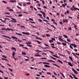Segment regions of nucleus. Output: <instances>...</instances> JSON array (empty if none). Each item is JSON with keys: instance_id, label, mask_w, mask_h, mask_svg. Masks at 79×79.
Masks as SVG:
<instances>
[{"instance_id": "nucleus-12", "label": "nucleus", "mask_w": 79, "mask_h": 79, "mask_svg": "<svg viewBox=\"0 0 79 79\" xmlns=\"http://www.w3.org/2000/svg\"><path fill=\"white\" fill-rule=\"evenodd\" d=\"M16 34L18 35H22V34L21 33H16Z\"/></svg>"}, {"instance_id": "nucleus-28", "label": "nucleus", "mask_w": 79, "mask_h": 79, "mask_svg": "<svg viewBox=\"0 0 79 79\" xmlns=\"http://www.w3.org/2000/svg\"><path fill=\"white\" fill-rule=\"evenodd\" d=\"M19 46H20V47H24V45L22 44H19Z\"/></svg>"}, {"instance_id": "nucleus-13", "label": "nucleus", "mask_w": 79, "mask_h": 79, "mask_svg": "<svg viewBox=\"0 0 79 79\" xmlns=\"http://www.w3.org/2000/svg\"><path fill=\"white\" fill-rule=\"evenodd\" d=\"M26 44H31L32 43H31V42H26Z\"/></svg>"}, {"instance_id": "nucleus-56", "label": "nucleus", "mask_w": 79, "mask_h": 79, "mask_svg": "<svg viewBox=\"0 0 79 79\" xmlns=\"http://www.w3.org/2000/svg\"><path fill=\"white\" fill-rule=\"evenodd\" d=\"M51 39L52 40H55V38H52Z\"/></svg>"}, {"instance_id": "nucleus-7", "label": "nucleus", "mask_w": 79, "mask_h": 79, "mask_svg": "<svg viewBox=\"0 0 79 79\" xmlns=\"http://www.w3.org/2000/svg\"><path fill=\"white\" fill-rule=\"evenodd\" d=\"M11 38H12V39H16L17 40H18V38H17V37H16L15 36H11Z\"/></svg>"}, {"instance_id": "nucleus-38", "label": "nucleus", "mask_w": 79, "mask_h": 79, "mask_svg": "<svg viewBox=\"0 0 79 79\" xmlns=\"http://www.w3.org/2000/svg\"><path fill=\"white\" fill-rule=\"evenodd\" d=\"M2 36L3 37H7V38H8V36H7L5 35H3Z\"/></svg>"}, {"instance_id": "nucleus-34", "label": "nucleus", "mask_w": 79, "mask_h": 79, "mask_svg": "<svg viewBox=\"0 0 79 79\" xmlns=\"http://www.w3.org/2000/svg\"><path fill=\"white\" fill-rule=\"evenodd\" d=\"M23 16V15L22 14H19L18 15V16L19 17H21V16Z\"/></svg>"}, {"instance_id": "nucleus-18", "label": "nucleus", "mask_w": 79, "mask_h": 79, "mask_svg": "<svg viewBox=\"0 0 79 79\" xmlns=\"http://www.w3.org/2000/svg\"><path fill=\"white\" fill-rule=\"evenodd\" d=\"M1 30H2V31H3V30H5V31H6L7 30V29H6V28H2Z\"/></svg>"}, {"instance_id": "nucleus-23", "label": "nucleus", "mask_w": 79, "mask_h": 79, "mask_svg": "<svg viewBox=\"0 0 79 79\" xmlns=\"http://www.w3.org/2000/svg\"><path fill=\"white\" fill-rule=\"evenodd\" d=\"M27 46H28V47H32V45H30V44H28L27 45Z\"/></svg>"}, {"instance_id": "nucleus-26", "label": "nucleus", "mask_w": 79, "mask_h": 79, "mask_svg": "<svg viewBox=\"0 0 79 79\" xmlns=\"http://www.w3.org/2000/svg\"><path fill=\"white\" fill-rule=\"evenodd\" d=\"M73 10H74V11H76V10H78V8H77L75 7L74 8Z\"/></svg>"}, {"instance_id": "nucleus-27", "label": "nucleus", "mask_w": 79, "mask_h": 79, "mask_svg": "<svg viewBox=\"0 0 79 79\" xmlns=\"http://www.w3.org/2000/svg\"><path fill=\"white\" fill-rule=\"evenodd\" d=\"M30 7L31 8V10H33V6H30Z\"/></svg>"}, {"instance_id": "nucleus-63", "label": "nucleus", "mask_w": 79, "mask_h": 79, "mask_svg": "<svg viewBox=\"0 0 79 79\" xmlns=\"http://www.w3.org/2000/svg\"><path fill=\"white\" fill-rule=\"evenodd\" d=\"M9 11H13L14 10L12 9H10L9 10Z\"/></svg>"}, {"instance_id": "nucleus-22", "label": "nucleus", "mask_w": 79, "mask_h": 79, "mask_svg": "<svg viewBox=\"0 0 79 79\" xmlns=\"http://www.w3.org/2000/svg\"><path fill=\"white\" fill-rule=\"evenodd\" d=\"M2 57H3V58H6V59L7 57H6L5 56V55H2Z\"/></svg>"}, {"instance_id": "nucleus-1", "label": "nucleus", "mask_w": 79, "mask_h": 79, "mask_svg": "<svg viewBox=\"0 0 79 79\" xmlns=\"http://www.w3.org/2000/svg\"><path fill=\"white\" fill-rule=\"evenodd\" d=\"M11 19L13 20H11L9 22H13V23H16V20L15 19L11 18Z\"/></svg>"}, {"instance_id": "nucleus-59", "label": "nucleus", "mask_w": 79, "mask_h": 79, "mask_svg": "<svg viewBox=\"0 0 79 79\" xmlns=\"http://www.w3.org/2000/svg\"><path fill=\"white\" fill-rule=\"evenodd\" d=\"M74 27H75V29H77V27L75 25Z\"/></svg>"}, {"instance_id": "nucleus-37", "label": "nucleus", "mask_w": 79, "mask_h": 79, "mask_svg": "<svg viewBox=\"0 0 79 79\" xmlns=\"http://www.w3.org/2000/svg\"><path fill=\"white\" fill-rule=\"evenodd\" d=\"M0 66H1V67H2V68H5V66L2 65V64H1L0 63Z\"/></svg>"}, {"instance_id": "nucleus-61", "label": "nucleus", "mask_w": 79, "mask_h": 79, "mask_svg": "<svg viewBox=\"0 0 79 79\" xmlns=\"http://www.w3.org/2000/svg\"><path fill=\"white\" fill-rule=\"evenodd\" d=\"M70 48H71L72 49H73V48L72 47V46L70 45L69 46Z\"/></svg>"}, {"instance_id": "nucleus-51", "label": "nucleus", "mask_w": 79, "mask_h": 79, "mask_svg": "<svg viewBox=\"0 0 79 79\" xmlns=\"http://www.w3.org/2000/svg\"><path fill=\"white\" fill-rule=\"evenodd\" d=\"M42 2L43 4H44V3H45V1H44L43 0H42Z\"/></svg>"}, {"instance_id": "nucleus-6", "label": "nucleus", "mask_w": 79, "mask_h": 79, "mask_svg": "<svg viewBox=\"0 0 79 79\" xmlns=\"http://www.w3.org/2000/svg\"><path fill=\"white\" fill-rule=\"evenodd\" d=\"M68 64L69 65V66H71L72 67L73 66V64H72L70 62H68Z\"/></svg>"}, {"instance_id": "nucleus-33", "label": "nucleus", "mask_w": 79, "mask_h": 79, "mask_svg": "<svg viewBox=\"0 0 79 79\" xmlns=\"http://www.w3.org/2000/svg\"><path fill=\"white\" fill-rule=\"evenodd\" d=\"M4 14H7V15H10V13L9 12H5L4 13Z\"/></svg>"}, {"instance_id": "nucleus-50", "label": "nucleus", "mask_w": 79, "mask_h": 79, "mask_svg": "<svg viewBox=\"0 0 79 79\" xmlns=\"http://www.w3.org/2000/svg\"><path fill=\"white\" fill-rule=\"evenodd\" d=\"M30 23H33V24H35V22H34L30 21Z\"/></svg>"}, {"instance_id": "nucleus-47", "label": "nucleus", "mask_w": 79, "mask_h": 79, "mask_svg": "<svg viewBox=\"0 0 79 79\" xmlns=\"http://www.w3.org/2000/svg\"><path fill=\"white\" fill-rule=\"evenodd\" d=\"M51 27H53L54 29H56V27H55L53 25H51Z\"/></svg>"}, {"instance_id": "nucleus-44", "label": "nucleus", "mask_w": 79, "mask_h": 79, "mask_svg": "<svg viewBox=\"0 0 79 79\" xmlns=\"http://www.w3.org/2000/svg\"><path fill=\"white\" fill-rule=\"evenodd\" d=\"M62 6L64 7V8H65V5L64 4H62Z\"/></svg>"}, {"instance_id": "nucleus-55", "label": "nucleus", "mask_w": 79, "mask_h": 79, "mask_svg": "<svg viewBox=\"0 0 79 79\" xmlns=\"http://www.w3.org/2000/svg\"><path fill=\"white\" fill-rule=\"evenodd\" d=\"M27 5H31V2H28L27 3Z\"/></svg>"}, {"instance_id": "nucleus-25", "label": "nucleus", "mask_w": 79, "mask_h": 79, "mask_svg": "<svg viewBox=\"0 0 79 79\" xmlns=\"http://www.w3.org/2000/svg\"><path fill=\"white\" fill-rule=\"evenodd\" d=\"M62 45H64V46L66 45V43H62Z\"/></svg>"}, {"instance_id": "nucleus-30", "label": "nucleus", "mask_w": 79, "mask_h": 79, "mask_svg": "<svg viewBox=\"0 0 79 79\" xmlns=\"http://www.w3.org/2000/svg\"><path fill=\"white\" fill-rule=\"evenodd\" d=\"M29 20H30V21H34V19H32L31 18H29Z\"/></svg>"}, {"instance_id": "nucleus-35", "label": "nucleus", "mask_w": 79, "mask_h": 79, "mask_svg": "<svg viewBox=\"0 0 79 79\" xmlns=\"http://www.w3.org/2000/svg\"><path fill=\"white\" fill-rule=\"evenodd\" d=\"M59 55H60V56H64V55H63L62 54H60L58 53Z\"/></svg>"}, {"instance_id": "nucleus-42", "label": "nucleus", "mask_w": 79, "mask_h": 79, "mask_svg": "<svg viewBox=\"0 0 79 79\" xmlns=\"http://www.w3.org/2000/svg\"><path fill=\"white\" fill-rule=\"evenodd\" d=\"M23 13H25V14H29V13L27 12H26L25 11L23 12Z\"/></svg>"}, {"instance_id": "nucleus-17", "label": "nucleus", "mask_w": 79, "mask_h": 79, "mask_svg": "<svg viewBox=\"0 0 79 79\" xmlns=\"http://www.w3.org/2000/svg\"><path fill=\"white\" fill-rule=\"evenodd\" d=\"M57 61H59V62H60V63H61V64H63V62H62V61H60V60L58 59L57 60Z\"/></svg>"}, {"instance_id": "nucleus-8", "label": "nucleus", "mask_w": 79, "mask_h": 79, "mask_svg": "<svg viewBox=\"0 0 79 79\" xmlns=\"http://www.w3.org/2000/svg\"><path fill=\"white\" fill-rule=\"evenodd\" d=\"M44 66L45 68H50V66L48 65H45Z\"/></svg>"}, {"instance_id": "nucleus-46", "label": "nucleus", "mask_w": 79, "mask_h": 79, "mask_svg": "<svg viewBox=\"0 0 79 79\" xmlns=\"http://www.w3.org/2000/svg\"><path fill=\"white\" fill-rule=\"evenodd\" d=\"M46 35L47 37H50V35L49 34H46Z\"/></svg>"}, {"instance_id": "nucleus-5", "label": "nucleus", "mask_w": 79, "mask_h": 79, "mask_svg": "<svg viewBox=\"0 0 79 79\" xmlns=\"http://www.w3.org/2000/svg\"><path fill=\"white\" fill-rule=\"evenodd\" d=\"M70 45H72V46H73V47H74V48H76V47H77V46L76 45V44H70Z\"/></svg>"}, {"instance_id": "nucleus-62", "label": "nucleus", "mask_w": 79, "mask_h": 79, "mask_svg": "<svg viewBox=\"0 0 79 79\" xmlns=\"http://www.w3.org/2000/svg\"><path fill=\"white\" fill-rule=\"evenodd\" d=\"M39 21H40V22H42V20H41V19H39Z\"/></svg>"}, {"instance_id": "nucleus-39", "label": "nucleus", "mask_w": 79, "mask_h": 79, "mask_svg": "<svg viewBox=\"0 0 79 79\" xmlns=\"http://www.w3.org/2000/svg\"><path fill=\"white\" fill-rule=\"evenodd\" d=\"M23 48H25V49H26V50H28V48H27V47H22Z\"/></svg>"}, {"instance_id": "nucleus-45", "label": "nucleus", "mask_w": 79, "mask_h": 79, "mask_svg": "<svg viewBox=\"0 0 79 79\" xmlns=\"http://www.w3.org/2000/svg\"><path fill=\"white\" fill-rule=\"evenodd\" d=\"M68 30H70V31H71V30H72V28H71V27H70L68 28Z\"/></svg>"}, {"instance_id": "nucleus-43", "label": "nucleus", "mask_w": 79, "mask_h": 79, "mask_svg": "<svg viewBox=\"0 0 79 79\" xmlns=\"http://www.w3.org/2000/svg\"><path fill=\"white\" fill-rule=\"evenodd\" d=\"M53 42V41L52 40H49V42H50V43H52V42Z\"/></svg>"}, {"instance_id": "nucleus-36", "label": "nucleus", "mask_w": 79, "mask_h": 79, "mask_svg": "<svg viewBox=\"0 0 79 79\" xmlns=\"http://www.w3.org/2000/svg\"><path fill=\"white\" fill-rule=\"evenodd\" d=\"M70 10H71L72 11H74V8L73 7L71 8Z\"/></svg>"}, {"instance_id": "nucleus-2", "label": "nucleus", "mask_w": 79, "mask_h": 79, "mask_svg": "<svg viewBox=\"0 0 79 79\" xmlns=\"http://www.w3.org/2000/svg\"><path fill=\"white\" fill-rule=\"evenodd\" d=\"M72 70L73 71V72H74L75 74H78L77 72V71L75 70V69H74L72 68Z\"/></svg>"}, {"instance_id": "nucleus-10", "label": "nucleus", "mask_w": 79, "mask_h": 79, "mask_svg": "<svg viewBox=\"0 0 79 79\" xmlns=\"http://www.w3.org/2000/svg\"><path fill=\"white\" fill-rule=\"evenodd\" d=\"M22 55H26V53L24 52H22Z\"/></svg>"}, {"instance_id": "nucleus-15", "label": "nucleus", "mask_w": 79, "mask_h": 79, "mask_svg": "<svg viewBox=\"0 0 79 79\" xmlns=\"http://www.w3.org/2000/svg\"><path fill=\"white\" fill-rule=\"evenodd\" d=\"M12 50H15V52H16V48H15L12 47L11 48Z\"/></svg>"}, {"instance_id": "nucleus-19", "label": "nucleus", "mask_w": 79, "mask_h": 79, "mask_svg": "<svg viewBox=\"0 0 79 79\" xmlns=\"http://www.w3.org/2000/svg\"><path fill=\"white\" fill-rule=\"evenodd\" d=\"M69 59H70L71 61H73V58H72V57L71 56H69Z\"/></svg>"}, {"instance_id": "nucleus-29", "label": "nucleus", "mask_w": 79, "mask_h": 79, "mask_svg": "<svg viewBox=\"0 0 79 79\" xmlns=\"http://www.w3.org/2000/svg\"><path fill=\"white\" fill-rule=\"evenodd\" d=\"M63 35L64 36V37H65V38H68V36H66V35Z\"/></svg>"}, {"instance_id": "nucleus-4", "label": "nucleus", "mask_w": 79, "mask_h": 79, "mask_svg": "<svg viewBox=\"0 0 79 79\" xmlns=\"http://www.w3.org/2000/svg\"><path fill=\"white\" fill-rule=\"evenodd\" d=\"M63 23H67L68 22V20L67 19H63Z\"/></svg>"}, {"instance_id": "nucleus-9", "label": "nucleus", "mask_w": 79, "mask_h": 79, "mask_svg": "<svg viewBox=\"0 0 79 79\" xmlns=\"http://www.w3.org/2000/svg\"><path fill=\"white\" fill-rule=\"evenodd\" d=\"M38 16H40V18H42V19H45V18H43L41 17V16H42V15H41L40 14H38Z\"/></svg>"}, {"instance_id": "nucleus-49", "label": "nucleus", "mask_w": 79, "mask_h": 79, "mask_svg": "<svg viewBox=\"0 0 79 79\" xmlns=\"http://www.w3.org/2000/svg\"><path fill=\"white\" fill-rule=\"evenodd\" d=\"M69 76L70 77H71V78L72 79H73V77H72V76H71V75H69Z\"/></svg>"}, {"instance_id": "nucleus-60", "label": "nucleus", "mask_w": 79, "mask_h": 79, "mask_svg": "<svg viewBox=\"0 0 79 79\" xmlns=\"http://www.w3.org/2000/svg\"><path fill=\"white\" fill-rule=\"evenodd\" d=\"M44 45H45V46H47V47H49V45H48V44H44Z\"/></svg>"}, {"instance_id": "nucleus-3", "label": "nucleus", "mask_w": 79, "mask_h": 79, "mask_svg": "<svg viewBox=\"0 0 79 79\" xmlns=\"http://www.w3.org/2000/svg\"><path fill=\"white\" fill-rule=\"evenodd\" d=\"M22 34H25V35H30V33L29 32H22Z\"/></svg>"}, {"instance_id": "nucleus-21", "label": "nucleus", "mask_w": 79, "mask_h": 79, "mask_svg": "<svg viewBox=\"0 0 79 79\" xmlns=\"http://www.w3.org/2000/svg\"><path fill=\"white\" fill-rule=\"evenodd\" d=\"M51 58H52V59H53V60H56V58H55L54 57L52 56H51Z\"/></svg>"}, {"instance_id": "nucleus-31", "label": "nucleus", "mask_w": 79, "mask_h": 79, "mask_svg": "<svg viewBox=\"0 0 79 79\" xmlns=\"http://www.w3.org/2000/svg\"><path fill=\"white\" fill-rule=\"evenodd\" d=\"M15 2L13 0H10V1H9V2H10V3H13L14 2Z\"/></svg>"}, {"instance_id": "nucleus-14", "label": "nucleus", "mask_w": 79, "mask_h": 79, "mask_svg": "<svg viewBox=\"0 0 79 79\" xmlns=\"http://www.w3.org/2000/svg\"><path fill=\"white\" fill-rule=\"evenodd\" d=\"M59 40L60 41H64V40H63L61 38H59Z\"/></svg>"}, {"instance_id": "nucleus-32", "label": "nucleus", "mask_w": 79, "mask_h": 79, "mask_svg": "<svg viewBox=\"0 0 79 79\" xmlns=\"http://www.w3.org/2000/svg\"><path fill=\"white\" fill-rule=\"evenodd\" d=\"M48 61H50V62H53V63H55V62L52 60H48Z\"/></svg>"}, {"instance_id": "nucleus-16", "label": "nucleus", "mask_w": 79, "mask_h": 79, "mask_svg": "<svg viewBox=\"0 0 79 79\" xmlns=\"http://www.w3.org/2000/svg\"><path fill=\"white\" fill-rule=\"evenodd\" d=\"M72 54H73V55H74V56H75V57H76V58H78L77 56L76 55V54H75V53H72Z\"/></svg>"}, {"instance_id": "nucleus-57", "label": "nucleus", "mask_w": 79, "mask_h": 79, "mask_svg": "<svg viewBox=\"0 0 79 79\" xmlns=\"http://www.w3.org/2000/svg\"><path fill=\"white\" fill-rule=\"evenodd\" d=\"M73 78H74V79H75V78L76 77V75H74L73 74Z\"/></svg>"}, {"instance_id": "nucleus-20", "label": "nucleus", "mask_w": 79, "mask_h": 79, "mask_svg": "<svg viewBox=\"0 0 79 79\" xmlns=\"http://www.w3.org/2000/svg\"><path fill=\"white\" fill-rule=\"evenodd\" d=\"M35 56H41L39 54H35Z\"/></svg>"}, {"instance_id": "nucleus-64", "label": "nucleus", "mask_w": 79, "mask_h": 79, "mask_svg": "<svg viewBox=\"0 0 79 79\" xmlns=\"http://www.w3.org/2000/svg\"><path fill=\"white\" fill-rule=\"evenodd\" d=\"M4 78L5 79H8V77H4Z\"/></svg>"}, {"instance_id": "nucleus-54", "label": "nucleus", "mask_w": 79, "mask_h": 79, "mask_svg": "<svg viewBox=\"0 0 79 79\" xmlns=\"http://www.w3.org/2000/svg\"><path fill=\"white\" fill-rule=\"evenodd\" d=\"M43 8H45V9H47V7L46 6H44Z\"/></svg>"}, {"instance_id": "nucleus-53", "label": "nucleus", "mask_w": 79, "mask_h": 79, "mask_svg": "<svg viewBox=\"0 0 79 79\" xmlns=\"http://www.w3.org/2000/svg\"><path fill=\"white\" fill-rule=\"evenodd\" d=\"M53 73L55 75H56V76H57V74L55 72H53Z\"/></svg>"}, {"instance_id": "nucleus-52", "label": "nucleus", "mask_w": 79, "mask_h": 79, "mask_svg": "<svg viewBox=\"0 0 79 79\" xmlns=\"http://www.w3.org/2000/svg\"><path fill=\"white\" fill-rule=\"evenodd\" d=\"M47 74H49V75H52V74L51 73H50L49 72H47Z\"/></svg>"}, {"instance_id": "nucleus-58", "label": "nucleus", "mask_w": 79, "mask_h": 79, "mask_svg": "<svg viewBox=\"0 0 79 79\" xmlns=\"http://www.w3.org/2000/svg\"><path fill=\"white\" fill-rule=\"evenodd\" d=\"M37 52H42V51H39V50L36 51Z\"/></svg>"}, {"instance_id": "nucleus-40", "label": "nucleus", "mask_w": 79, "mask_h": 79, "mask_svg": "<svg viewBox=\"0 0 79 79\" xmlns=\"http://www.w3.org/2000/svg\"><path fill=\"white\" fill-rule=\"evenodd\" d=\"M15 52H13L12 56H15Z\"/></svg>"}, {"instance_id": "nucleus-48", "label": "nucleus", "mask_w": 79, "mask_h": 79, "mask_svg": "<svg viewBox=\"0 0 79 79\" xmlns=\"http://www.w3.org/2000/svg\"><path fill=\"white\" fill-rule=\"evenodd\" d=\"M67 40L68 42H71V40L70 39H68Z\"/></svg>"}, {"instance_id": "nucleus-11", "label": "nucleus", "mask_w": 79, "mask_h": 79, "mask_svg": "<svg viewBox=\"0 0 79 79\" xmlns=\"http://www.w3.org/2000/svg\"><path fill=\"white\" fill-rule=\"evenodd\" d=\"M53 64V65H54V66H56L57 67H58V68H60V67L58 65H57L56 64Z\"/></svg>"}, {"instance_id": "nucleus-24", "label": "nucleus", "mask_w": 79, "mask_h": 79, "mask_svg": "<svg viewBox=\"0 0 79 79\" xmlns=\"http://www.w3.org/2000/svg\"><path fill=\"white\" fill-rule=\"evenodd\" d=\"M36 42H37V43H38L39 44H41V42H40L39 41H36Z\"/></svg>"}, {"instance_id": "nucleus-41", "label": "nucleus", "mask_w": 79, "mask_h": 79, "mask_svg": "<svg viewBox=\"0 0 79 79\" xmlns=\"http://www.w3.org/2000/svg\"><path fill=\"white\" fill-rule=\"evenodd\" d=\"M43 21H45V22H48V20H46L44 19H43Z\"/></svg>"}]
</instances>
